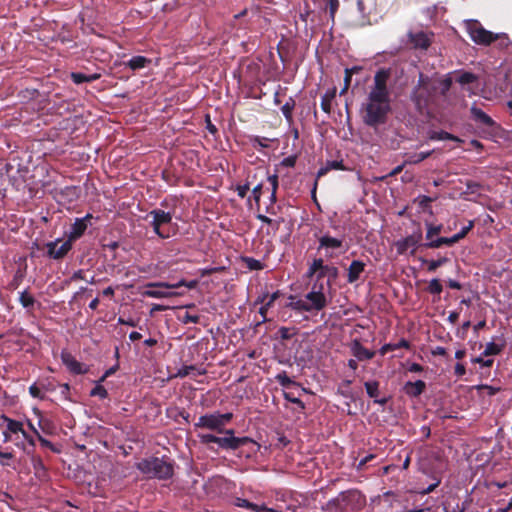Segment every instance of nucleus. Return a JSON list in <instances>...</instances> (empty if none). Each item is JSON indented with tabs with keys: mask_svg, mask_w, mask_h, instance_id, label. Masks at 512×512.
Instances as JSON below:
<instances>
[{
	"mask_svg": "<svg viewBox=\"0 0 512 512\" xmlns=\"http://www.w3.org/2000/svg\"><path fill=\"white\" fill-rule=\"evenodd\" d=\"M225 436L219 437L214 434H199L198 438L201 444L203 445H209L210 443H215L218 445L219 448L227 451H234L238 448L245 446V445H251L254 450H258L260 448V445L255 442L250 437L244 436V437H236L234 429H225L222 433Z\"/></svg>",
	"mask_w": 512,
	"mask_h": 512,
	"instance_id": "nucleus-1",
	"label": "nucleus"
},
{
	"mask_svg": "<svg viewBox=\"0 0 512 512\" xmlns=\"http://www.w3.org/2000/svg\"><path fill=\"white\" fill-rule=\"evenodd\" d=\"M438 90L439 86L436 80L420 73L417 85L411 95V100L420 113H423L434 102Z\"/></svg>",
	"mask_w": 512,
	"mask_h": 512,
	"instance_id": "nucleus-2",
	"label": "nucleus"
},
{
	"mask_svg": "<svg viewBox=\"0 0 512 512\" xmlns=\"http://www.w3.org/2000/svg\"><path fill=\"white\" fill-rule=\"evenodd\" d=\"M136 468L149 478L169 480L174 475V462L165 457L144 458L136 463Z\"/></svg>",
	"mask_w": 512,
	"mask_h": 512,
	"instance_id": "nucleus-3",
	"label": "nucleus"
},
{
	"mask_svg": "<svg viewBox=\"0 0 512 512\" xmlns=\"http://www.w3.org/2000/svg\"><path fill=\"white\" fill-rule=\"evenodd\" d=\"M366 505V496L358 489L352 488L340 492L327 502V508L340 512H357Z\"/></svg>",
	"mask_w": 512,
	"mask_h": 512,
	"instance_id": "nucleus-4",
	"label": "nucleus"
},
{
	"mask_svg": "<svg viewBox=\"0 0 512 512\" xmlns=\"http://www.w3.org/2000/svg\"><path fill=\"white\" fill-rule=\"evenodd\" d=\"M149 220L154 233L161 239L171 237L170 225L172 224V214L162 209H153L145 216Z\"/></svg>",
	"mask_w": 512,
	"mask_h": 512,
	"instance_id": "nucleus-5",
	"label": "nucleus"
},
{
	"mask_svg": "<svg viewBox=\"0 0 512 512\" xmlns=\"http://www.w3.org/2000/svg\"><path fill=\"white\" fill-rule=\"evenodd\" d=\"M390 110V103L368 101L365 105L363 121L366 125L376 128L386 123Z\"/></svg>",
	"mask_w": 512,
	"mask_h": 512,
	"instance_id": "nucleus-6",
	"label": "nucleus"
},
{
	"mask_svg": "<svg viewBox=\"0 0 512 512\" xmlns=\"http://www.w3.org/2000/svg\"><path fill=\"white\" fill-rule=\"evenodd\" d=\"M233 417L234 415L231 412L220 413L219 411H215L213 413L201 415L194 426L195 428L208 429L217 433H223L225 426L232 421Z\"/></svg>",
	"mask_w": 512,
	"mask_h": 512,
	"instance_id": "nucleus-7",
	"label": "nucleus"
},
{
	"mask_svg": "<svg viewBox=\"0 0 512 512\" xmlns=\"http://www.w3.org/2000/svg\"><path fill=\"white\" fill-rule=\"evenodd\" d=\"M466 29L470 38L478 45L488 46L496 40L508 39L505 33H493L486 30L477 20L467 21Z\"/></svg>",
	"mask_w": 512,
	"mask_h": 512,
	"instance_id": "nucleus-8",
	"label": "nucleus"
},
{
	"mask_svg": "<svg viewBox=\"0 0 512 512\" xmlns=\"http://www.w3.org/2000/svg\"><path fill=\"white\" fill-rule=\"evenodd\" d=\"M390 78V72L385 69H380L374 76V85L368 94V101L372 102H387L390 103V92L387 87V82Z\"/></svg>",
	"mask_w": 512,
	"mask_h": 512,
	"instance_id": "nucleus-9",
	"label": "nucleus"
},
{
	"mask_svg": "<svg viewBox=\"0 0 512 512\" xmlns=\"http://www.w3.org/2000/svg\"><path fill=\"white\" fill-rule=\"evenodd\" d=\"M318 251L324 250L325 257L328 259L339 256V252L346 250L344 245V239L339 237H333L329 233H324L318 238Z\"/></svg>",
	"mask_w": 512,
	"mask_h": 512,
	"instance_id": "nucleus-10",
	"label": "nucleus"
},
{
	"mask_svg": "<svg viewBox=\"0 0 512 512\" xmlns=\"http://www.w3.org/2000/svg\"><path fill=\"white\" fill-rule=\"evenodd\" d=\"M407 44L415 50H427L432 44L434 33L428 31H409Z\"/></svg>",
	"mask_w": 512,
	"mask_h": 512,
	"instance_id": "nucleus-11",
	"label": "nucleus"
},
{
	"mask_svg": "<svg viewBox=\"0 0 512 512\" xmlns=\"http://www.w3.org/2000/svg\"><path fill=\"white\" fill-rule=\"evenodd\" d=\"M60 242V239H56L45 244L47 257L53 260H62L67 256L71 251L73 244L66 239L60 246H58Z\"/></svg>",
	"mask_w": 512,
	"mask_h": 512,
	"instance_id": "nucleus-12",
	"label": "nucleus"
},
{
	"mask_svg": "<svg viewBox=\"0 0 512 512\" xmlns=\"http://www.w3.org/2000/svg\"><path fill=\"white\" fill-rule=\"evenodd\" d=\"M93 218V215L90 213H87L82 218H76L74 223L71 224L69 232L66 234V239L72 244L80 239L85 234L88 226L91 225Z\"/></svg>",
	"mask_w": 512,
	"mask_h": 512,
	"instance_id": "nucleus-13",
	"label": "nucleus"
},
{
	"mask_svg": "<svg viewBox=\"0 0 512 512\" xmlns=\"http://www.w3.org/2000/svg\"><path fill=\"white\" fill-rule=\"evenodd\" d=\"M316 287L317 285L314 284L312 291L307 293L305 296L306 300L309 301L308 306L310 307V312L313 310L320 311L324 309L327 305L326 297L322 292L323 285H320L319 290H316Z\"/></svg>",
	"mask_w": 512,
	"mask_h": 512,
	"instance_id": "nucleus-14",
	"label": "nucleus"
},
{
	"mask_svg": "<svg viewBox=\"0 0 512 512\" xmlns=\"http://www.w3.org/2000/svg\"><path fill=\"white\" fill-rule=\"evenodd\" d=\"M61 360L62 363L67 367V369L75 375H82L88 372V368L85 367L84 364L76 360V358L66 350H63L61 352Z\"/></svg>",
	"mask_w": 512,
	"mask_h": 512,
	"instance_id": "nucleus-15",
	"label": "nucleus"
},
{
	"mask_svg": "<svg viewBox=\"0 0 512 512\" xmlns=\"http://www.w3.org/2000/svg\"><path fill=\"white\" fill-rule=\"evenodd\" d=\"M421 240H422L421 231L413 233L412 235H409V236L405 237L404 239H401L396 242L397 252L399 254H404V253H406V251L409 248H413L411 253L414 254L415 249L419 245Z\"/></svg>",
	"mask_w": 512,
	"mask_h": 512,
	"instance_id": "nucleus-16",
	"label": "nucleus"
},
{
	"mask_svg": "<svg viewBox=\"0 0 512 512\" xmlns=\"http://www.w3.org/2000/svg\"><path fill=\"white\" fill-rule=\"evenodd\" d=\"M470 113L474 122L479 126L487 128H496L498 126L497 123L488 114H486L476 105L471 106Z\"/></svg>",
	"mask_w": 512,
	"mask_h": 512,
	"instance_id": "nucleus-17",
	"label": "nucleus"
},
{
	"mask_svg": "<svg viewBox=\"0 0 512 512\" xmlns=\"http://www.w3.org/2000/svg\"><path fill=\"white\" fill-rule=\"evenodd\" d=\"M351 352L358 361L370 360L375 355L374 351L365 348L358 339L352 341Z\"/></svg>",
	"mask_w": 512,
	"mask_h": 512,
	"instance_id": "nucleus-18",
	"label": "nucleus"
},
{
	"mask_svg": "<svg viewBox=\"0 0 512 512\" xmlns=\"http://www.w3.org/2000/svg\"><path fill=\"white\" fill-rule=\"evenodd\" d=\"M198 283H199L198 280L186 281V280L182 279L175 284H170L167 282H151V283L147 284V287L174 289V288H179V287L185 286L188 289H195L197 287Z\"/></svg>",
	"mask_w": 512,
	"mask_h": 512,
	"instance_id": "nucleus-19",
	"label": "nucleus"
},
{
	"mask_svg": "<svg viewBox=\"0 0 512 512\" xmlns=\"http://www.w3.org/2000/svg\"><path fill=\"white\" fill-rule=\"evenodd\" d=\"M366 264L360 260H353L347 270V282L353 284L357 282L360 275L364 272Z\"/></svg>",
	"mask_w": 512,
	"mask_h": 512,
	"instance_id": "nucleus-20",
	"label": "nucleus"
},
{
	"mask_svg": "<svg viewBox=\"0 0 512 512\" xmlns=\"http://www.w3.org/2000/svg\"><path fill=\"white\" fill-rule=\"evenodd\" d=\"M426 389V383L422 380H417L415 382L408 381L405 383L403 390L406 395L410 397H418L420 396Z\"/></svg>",
	"mask_w": 512,
	"mask_h": 512,
	"instance_id": "nucleus-21",
	"label": "nucleus"
},
{
	"mask_svg": "<svg viewBox=\"0 0 512 512\" xmlns=\"http://www.w3.org/2000/svg\"><path fill=\"white\" fill-rule=\"evenodd\" d=\"M207 373V370L201 366L196 365H184L180 369H178L175 377L184 378L190 375L193 376H202Z\"/></svg>",
	"mask_w": 512,
	"mask_h": 512,
	"instance_id": "nucleus-22",
	"label": "nucleus"
},
{
	"mask_svg": "<svg viewBox=\"0 0 512 512\" xmlns=\"http://www.w3.org/2000/svg\"><path fill=\"white\" fill-rule=\"evenodd\" d=\"M367 395L374 399V402L380 405L387 403V398L378 399L379 396V382L378 381H367L364 383Z\"/></svg>",
	"mask_w": 512,
	"mask_h": 512,
	"instance_id": "nucleus-23",
	"label": "nucleus"
},
{
	"mask_svg": "<svg viewBox=\"0 0 512 512\" xmlns=\"http://www.w3.org/2000/svg\"><path fill=\"white\" fill-rule=\"evenodd\" d=\"M338 275L339 270L336 266L324 264L322 270L319 273H317V280H321L324 277H327V284L328 286H331L332 282H334L338 278Z\"/></svg>",
	"mask_w": 512,
	"mask_h": 512,
	"instance_id": "nucleus-24",
	"label": "nucleus"
},
{
	"mask_svg": "<svg viewBox=\"0 0 512 512\" xmlns=\"http://www.w3.org/2000/svg\"><path fill=\"white\" fill-rule=\"evenodd\" d=\"M151 62H152L151 59L141 56V55H137V56H133L131 59H129L125 63V66L130 68L133 71H136V70H140V69L147 67L149 64H151Z\"/></svg>",
	"mask_w": 512,
	"mask_h": 512,
	"instance_id": "nucleus-25",
	"label": "nucleus"
},
{
	"mask_svg": "<svg viewBox=\"0 0 512 512\" xmlns=\"http://www.w3.org/2000/svg\"><path fill=\"white\" fill-rule=\"evenodd\" d=\"M234 505L236 507L246 508V509H250L253 511H257V512H260V511L272 512V509H269L265 505L260 506V505H257V504H254V503L248 501L247 499H243V498H239V497L235 498Z\"/></svg>",
	"mask_w": 512,
	"mask_h": 512,
	"instance_id": "nucleus-26",
	"label": "nucleus"
},
{
	"mask_svg": "<svg viewBox=\"0 0 512 512\" xmlns=\"http://www.w3.org/2000/svg\"><path fill=\"white\" fill-rule=\"evenodd\" d=\"M330 170H347L342 160L327 161L325 166L321 167L317 172V178L325 176Z\"/></svg>",
	"mask_w": 512,
	"mask_h": 512,
	"instance_id": "nucleus-27",
	"label": "nucleus"
},
{
	"mask_svg": "<svg viewBox=\"0 0 512 512\" xmlns=\"http://www.w3.org/2000/svg\"><path fill=\"white\" fill-rule=\"evenodd\" d=\"M36 413L39 416L38 425H39V428L41 429V431L47 435L54 434L56 431V426L53 423V421L48 418L43 417L39 410H36Z\"/></svg>",
	"mask_w": 512,
	"mask_h": 512,
	"instance_id": "nucleus-28",
	"label": "nucleus"
},
{
	"mask_svg": "<svg viewBox=\"0 0 512 512\" xmlns=\"http://www.w3.org/2000/svg\"><path fill=\"white\" fill-rule=\"evenodd\" d=\"M336 87H333L325 92V94L321 97V109L327 113H331V105L332 101L336 97Z\"/></svg>",
	"mask_w": 512,
	"mask_h": 512,
	"instance_id": "nucleus-29",
	"label": "nucleus"
},
{
	"mask_svg": "<svg viewBox=\"0 0 512 512\" xmlns=\"http://www.w3.org/2000/svg\"><path fill=\"white\" fill-rule=\"evenodd\" d=\"M289 300L290 301L285 305V307L299 312H310V307L308 306L307 301L297 299L295 296H290Z\"/></svg>",
	"mask_w": 512,
	"mask_h": 512,
	"instance_id": "nucleus-30",
	"label": "nucleus"
},
{
	"mask_svg": "<svg viewBox=\"0 0 512 512\" xmlns=\"http://www.w3.org/2000/svg\"><path fill=\"white\" fill-rule=\"evenodd\" d=\"M400 348L409 349L410 348L409 341H407L406 339L402 338L398 343H388V344H385V345H383L380 348L379 353L382 356H384L388 352L394 351V350H397V349H400Z\"/></svg>",
	"mask_w": 512,
	"mask_h": 512,
	"instance_id": "nucleus-31",
	"label": "nucleus"
},
{
	"mask_svg": "<svg viewBox=\"0 0 512 512\" xmlns=\"http://www.w3.org/2000/svg\"><path fill=\"white\" fill-rule=\"evenodd\" d=\"M19 302L28 311L33 310L35 304L37 303L34 296L28 290H24V291L20 292Z\"/></svg>",
	"mask_w": 512,
	"mask_h": 512,
	"instance_id": "nucleus-32",
	"label": "nucleus"
},
{
	"mask_svg": "<svg viewBox=\"0 0 512 512\" xmlns=\"http://www.w3.org/2000/svg\"><path fill=\"white\" fill-rule=\"evenodd\" d=\"M1 420L4 423H6L7 430L10 433H13V434H16V433H21L22 434L23 433L24 428H23V423L22 422L14 420V419H11V418L7 417L6 415H2L1 416Z\"/></svg>",
	"mask_w": 512,
	"mask_h": 512,
	"instance_id": "nucleus-33",
	"label": "nucleus"
},
{
	"mask_svg": "<svg viewBox=\"0 0 512 512\" xmlns=\"http://www.w3.org/2000/svg\"><path fill=\"white\" fill-rule=\"evenodd\" d=\"M453 244L454 242L452 237H438L437 239L422 244V247L427 249H435L441 247L442 245L452 246Z\"/></svg>",
	"mask_w": 512,
	"mask_h": 512,
	"instance_id": "nucleus-34",
	"label": "nucleus"
},
{
	"mask_svg": "<svg viewBox=\"0 0 512 512\" xmlns=\"http://www.w3.org/2000/svg\"><path fill=\"white\" fill-rule=\"evenodd\" d=\"M429 139L430 140H449V141H455V142H462V140L459 137H457L449 132H446L444 130L432 131L429 134Z\"/></svg>",
	"mask_w": 512,
	"mask_h": 512,
	"instance_id": "nucleus-35",
	"label": "nucleus"
},
{
	"mask_svg": "<svg viewBox=\"0 0 512 512\" xmlns=\"http://www.w3.org/2000/svg\"><path fill=\"white\" fill-rule=\"evenodd\" d=\"M433 152H434V150H430V151H426V152L409 154L405 160V164H409V165L418 164V163L424 161L425 159L429 158Z\"/></svg>",
	"mask_w": 512,
	"mask_h": 512,
	"instance_id": "nucleus-36",
	"label": "nucleus"
},
{
	"mask_svg": "<svg viewBox=\"0 0 512 512\" xmlns=\"http://www.w3.org/2000/svg\"><path fill=\"white\" fill-rule=\"evenodd\" d=\"M505 344H497L495 342H489L486 344L485 349L482 353V356H493L498 355L502 352L504 349Z\"/></svg>",
	"mask_w": 512,
	"mask_h": 512,
	"instance_id": "nucleus-37",
	"label": "nucleus"
},
{
	"mask_svg": "<svg viewBox=\"0 0 512 512\" xmlns=\"http://www.w3.org/2000/svg\"><path fill=\"white\" fill-rule=\"evenodd\" d=\"M295 104V100L290 97L288 101L281 107V112L289 123L293 121L292 112L295 108Z\"/></svg>",
	"mask_w": 512,
	"mask_h": 512,
	"instance_id": "nucleus-38",
	"label": "nucleus"
},
{
	"mask_svg": "<svg viewBox=\"0 0 512 512\" xmlns=\"http://www.w3.org/2000/svg\"><path fill=\"white\" fill-rule=\"evenodd\" d=\"M143 295L146 297H150V298L161 299V298H168V297L177 295V293L167 292V291H163L160 289H151V290L144 291Z\"/></svg>",
	"mask_w": 512,
	"mask_h": 512,
	"instance_id": "nucleus-39",
	"label": "nucleus"
},
{
	"mask_svg": "<svg viewBox=\"0 0 512 512\" xmlns=\"http://www.w3.org/2000/svg\"><path fill=\"white\" fill-rule=\"evenodd\" d=\"M280 291H276L273 294L269 295L268 293L259 296L256 303H265L266 306L270 308L273 306L274 302L280 297Z\"/></svg>",
	"mask_w": 512,
	"mask_h": 512,
	"instance_id": "nucleus-40",
	"label": "nucleus"
},
{
	"mask_svg": "<svg viewBox=\"0 0 512 512\" xmlns=\"http://www.w3.org/2000/svg\"><path fill=\"white\" fill-rule=\"evenodd\" d=\"M267 180L271 186L270 201H271V204H274L277 200L276 193H277V189L279 186L278 175L277 174L268 175Z\"/></svg>",
	"mask_w": 512,
	"mask_h": 512,
	"instance_id": "nucleus-41",
	"label": "nucleus"
},
{
	"mask_svg": "<svg viewBox=\"0 0 512 512\" xmlns=\"http://www.w3.org/2000/svg\"><path fill=\"white\" fill-rule=\"evenodd\" d=\"M420 260L422 261V263L427 264V266H428L427 270L429 272H435L439 267H441L448 261V259L446 257H442L437 260H426L423 258H421Z\"/></svg>",
	"mask_w": 512,
	"mask_h": 512,
	"instance_id": "nucleus-42",
	"label": "nucleus"
},
{
	"mask_svg": "<svg viewBox=\"0 0 512 512\" xmlns=\"http://www.w3.org/2000/svg\"><path fill=\"white\" fill-rule=\"evenodd\" d=\"M275 380L282 386L283 388H288L291 385H298L295 381H293L285 371L278 373L275 376Z\"/></svg>",
	"mask_w": 512,
	"mask_h": 512,
	"instance_id": "nucleus-43",
	"label": "nucleus"
},
{
	"mask_svg": "<svg viewBox=\"0 0 512 512\" xmlns=\"http://www.w3.org/2000/svg\"><path fill=\"white\" fill-rule=\"evenodd\" d=\"M426 291L432 295L439 296L443 291V286L439 279L434 278L429 282Z\"/></svg>",
	"mask_w": 512,
	"mask_h": 512,
	"instance_id": "nucleus-44",
	"label": "nucleus"
},
{
	"mask_svg": "<svg viewBox=\"0 0 512 512\" xmlns=\"http://www.w3.org/2000/svg\"><path fill=\"white\" fill-rule=\"evenodd\" d=\"M323 265H324V260L322 258H315L308 268L307 276L312 277L317 272L319 273L322 270Z\"/></svg>",
	"mask_w": 512,
	"mask_h": 512,
	"instance_id": "nucleus-45",
	"label": "nucleus"
},
{
	"mask_svg": "<svg viewBox=\"0 0 512 512\" xmlns=\"http://www.w3.org/2000/svg\"><path fill=\"white\" fill-rule=\"evenodd\" d=\"M474 227V221H469L467 226H464L458 233L454 234L452 237L454 244L459 242L461 239L465 238L469 231Z\"/></svg>",
	"mask_w": 512,
	"mask_h": 512,
	"instance_id": "nucleus-46",
	"label": "nucleus"
},
{
	"mask_svg": "<svg viewBox=\"0 0 512 512\" xmlns=\"http://www.w3.org/2000/svg\"><path fill=\"white\" fill-rule=\"evenodd\" d=\"M90 396H92V397H99L101 399H106L108 397V391L98 381V384L90 391Z\"/></svg>",
	"mask_w": 512,
	"mask_h": 512,
	"instance_id": "nucleus-47",
	"label": "nucleus"
},
{
	"mask_svg": "<svg viewBox=\"0 0 512 512\" xmlns=\"http://www.w3.org/2000/svg\"><path fill=\"white\" fill-rule=\"evenodd\" d=\"M477 81V76L471 72H463L457 79L461 85L471 84Z\"/></svg>",
	"mask_w": 512,
	"mask_h": 512,
	"instance_id": "nucleus-48",
	"label": "nucleus"
},
{
	"mask_svg": "<svg viewBox=\"0 0 512 512\" xmlns=\"http://www.w3.org/2000/svg\"><path fill=\"white\" fill-rule=\"evenodd\" d=\"M442 228H443L442 225H433V224L427 223L426 239L428 241L434 240L433 237L438 235L441 232Z\"/></svg>",
	"mask_w": 512,
	"mask_h": 512,
	"instance_id": "nucleus-49",
	"label": "nucleus"
},
{
	"mask_svg": "<svg viewBox=\"0 0 512 512\" xmlns=\"http://www.w3.org/2000/svg\"><path fill=\"white\" fill-rule=\"evenodd\" d=\"M29 393H30V395L33 398H37V399H40V400H44L45 399V394L42 392V389H41V386H40V382L32 384L29 387Z\"/></svg>",
	"mask_w": 512,
	"mask_h": 512,
	"instance_id": "nucleus-50",
	"label": "nucleus"
},
{
	"mask_svg": "<svg viewBox=\"0 0 512 512\" xmlns=\"http://www.w3.org/2000/svg\"><path fill=\"white\" fill-rule=\"evenodd\" d=\"M436 82L439 86L440 93L442 95H445L452 86V79L450 77H445L444 79L436 80Z\"/></svg>",
	"mask_w": 512,
	"mask_h": 512,
	"instance_id": "nucleus-51",
	"label": "nucleus"
},
{
	"mask_svg": "<svg viewBox=\"0 0 512 512\" xmlns=\"http://www.w3.org/2000/svg\"><path fill=\"white\" fill-rule=\"evenodd\" d=\"M278 334L282 340H289L296 334V332L294 331L293 328L283 326L279 328Z\"/></svg>",
	"mask_w": 512,
	"mask_h": 512,
	"instance_id": "nucleus-52",
	"label": "nucleus"
},
{
	"mask_svg": "<svg viewBox=\"0 0 512 512\" xmlns=\"http://www.w3.org/2000/svg\"><path fill=\"white\" fill-rule=\"evenodd\" d=\"M415 201L418 202L420 208L427 210L430 208V204L434 201V199L426 195H420L416 198Z\"/></svg>",
	"mask_w": 512,
	"mask_h": 512,
	"instance_id": "nucleus-53",
	"label": "nucleus"
},
{
	"mask_svg": "<svg viewBox=\"0 0 512 512\" xmlns=\"http://www.w3.org/2000/svg\"><path fill=\"white\" fill-rule=\"evenodd\" d=\"M39 382H40L42 392L43 391L54 392L56 390V385H55L54 379L47 378V379L41 380Z\"/></svg>",
	"mask_w": 512,
	"mask_h": 512,
	"instance_id": "nucleus-54",
	"label": "nucleus"
},
{
	"mask_svg": "<svg viewBox=\"0 0 512 512\" xmlns=\"http://www.w3.org/2000/svg\"><path fill=\"white\" fill-rule=\"evenodd\" d=\"M256 218L260 221H262L263 223H266L268 225H270L274 231H277L279 229V224L280 222L279 221H276V220H273L263 214H258L256 216Z\"/></svg>",
	"mask_w": 512,
	"mask_h": 512,
	"instance_id": "nucleus-55",
	"label": "nucleus"
},
{
	"mask_svg": "<svg viewBox=\"0 0 512 512\" xmlns=\"http://www.w3.org/2000/svg\"><path fill=\"white\" fill-rule=\"evenodd\" d=\"M31 463H32V466H33L34 470L36 471V473H38L39 471H45L46 470L45 469V465L43 463V460L39 456L32 455L31 456Z\"/></svg>",
	"mask_w": 512,
	"mask_h": 512,
	"instance_id": "nucleus-56",
	"label": "nucleus"
},
{
	"mask_svg": "<svg viewBox=\"0 0 512 512\" xmlns=\"http://www.w3.org/2000/svg\"><path fill=\"white\" fill-rule=\"evenodd\" d=\"M245 263H246L247 267L251 270H262L263 269V264L257 259L247 257V258H245Z\"/></svg>",
	"mask_w": 512,
	"mask_h": 512,
	"instance_id": "nucleus-57",
	"label": "nucleus"
},
{
	"mask_svg": "<svg viewBox=\"0 0 512 512\" xmlns=\"http://www.w3.org/2000/svg\"><path fill=\"white\" fill-rule=\"evenodd\" d=\"M181 321L184 324H189V323L197 324V323L200 322V316L199 315L190 314V313L186 312L183 315V317L181 318Z\"/></svg>",
	"mask_w": 512,
	"mask_h": 512,
	"instance_id": "nucleus-58",
	"label": "nucleus"
},
{
	"mask_svg": "<svg viewBox=\"0 0 512 512\" xmlns=\"http://www.w3.org/2000/svg\"><path fill=\"white\" fill-rule=\"evenodd\" d=\"M37 439L42 447L48 448L55 453H58L60 451L51 441L47 440L42 435H40Z\"/></svg>",
	"mask_w": 512,
	"mask_h": 512,
	"instance_id": "nucleus-59",
	"label": "nucleus"
},
{
	"mask_svg": "<svg viewBox=\"0 0 512 512\" xmlns=\"http://www.w3.org/2000/svg\"><path fill=\"white\" fill-rule=\"evenodd\" d=\"M328 1V5H327V8H328V11H329V14H330V17L332 20H334L335 18V14L339 8V0H327Z\"/></svg>",
	"mask_w": 512,
	"mask_h": 512,
	"instance_id": "nucleus-60",
	"label": "nucleus"
},
{
	"mask_svg": "<svg viewBox=\"0 0 512 512\" xmlns=\"http://www.w3.org/2000/svg\"><path fill=\"white\" fill-rule=\"evenodd\" d=\"M284 398L291 402V403H294L296 405H298L301 409H304L305 408V404L303 403V401L297 397H295L292 393L290 392H285L284 393Z\"/></svg>",
	"mask_w": 512,
	"mask_h": 512,
	"instance_id": "nucleus-61",
	"label": "nucleus"
},
{
	"mask_svg": "<svg viewBox=\"0 0 512 512\" xmlns=\"http://www.w3.org/2000/svg\"><path fill=\"white\" fill-rule=\"evenodd\" d=\"M466 188H467V191L466 193H477L480 188H481V184L478 183V182H475V181H472V180H467L466 181Z\"/></svg>",
	"mask_w": 512,
	"mask_h": 512,
	"instance_id": "nucleus-62",
	"label": "nucleus"
},
{
	"mask_svg": "<svg viewBox=\"0 0 512 512\" xmlns=\"http://www.w3.org/2000/svg\"><path fill=\"white\" fill-rule=\"evenodd\" d=\"M71 79L75 84H82L87 82V75L80 72H72Z\"/></svg>",
	"mask_w": 512,
	"mask_h": 512,
	"instance_id": "nucleus-63",
	"label": "nucleus"
},
{
	"mask_svg": "<svg viewBox=\"0 0 512 512\" xmlns=\"http://www.w3.org/2000/svg\"><path fill=\"white\" fill-rule=\"evenodd\" d=\"M262 189H263V184L259 183L252 190L253 198L257 205H259V202H260V198L262 195Z\"/></svg>",
	"mask_w": 512,
	"mask_h": 512,
	"instance_id": "nucleus-64",
	"label": "nucleus"
}]
</instances>
